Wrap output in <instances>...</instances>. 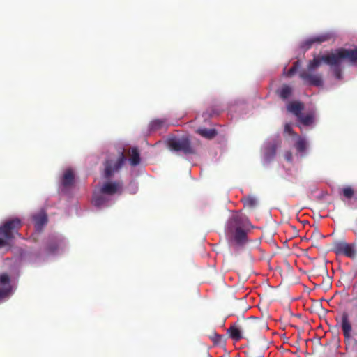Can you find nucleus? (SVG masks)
<instances>
[{
	"label": "nucleus",
	"instance_id": "0eeeda50",
	"mask_svg": "<svg viewBox=\"0 0 357 357\" xmlns=\"http://www.w3.org/2000/svg\"><path fill=\"white\" fill-rule=\"evenodd\" d=\"M122 186V182L119 181H107L102 184L100 190L102 194H105L106 196L114 195L121 192Z\"/></svg>",
	"mask_w": 357,
	"mask_h": 357
},
{
	"label": "nucleus",
	"instance_id": "c85d7f7f",
	"mask_svg": "<svg viewBox=\"0 0 357 357\" xmlns=\"http://www.w3.org/2000/svg\"><path fill=\"white\" fill-rule=\"evenodd\" d=\"M11 291V286L3 287L0 288V299L8 296Z\"/></svg>",
	"mask_w": 357,
	"mask_h": 357
},
{
	"label": "nucleus",
	"instance_id": "bb28decb",
	"mask_svg": "<svg viewBox=\"0 0 357 357\" xmlns=\"http://www.w3.org/2000/svg\"><path fill=\"white\" fill-rule=\"evenodd\" d=\"M314 44L313 37H310L303 42L301 47L305 50L310 49Z\"/></svg>",
	"mask_w": 357,
	"mask_h": 357
},
{
	"label": "nucleus",
	"instance_id": "f257e3e1",
	"mask_svg": "<svg viewBox=\"0 0 357 357\" xmlns=\"http://www.w3.org/2000/svg\"><path fill=\"white\" fill-rule=\"evenodd\" d=\"M342 61H347L352 65L355 64L357 62V48L342 47L327 54L314 56V58L308 61L307 68L300 72L299 77L305 84L310 86H322L324 84L322 74L316 73V70L322 63L333 66L340 65Z\"/></svg>",
	"mask_w": 357,
	"mask_h": 357
},
{
	"label": "nucleus",
	"instance_id": "aec40b11",
	"mask_svg": "<svg viewBox=\"0 0 357 357\" xmlns=\"http://www.w3.org/2000/svg\"><path fill=\"white\" fill-rule=\"evenodd\" d=\"M242 202L245 207L252 208L257 204V200L255 197L248 196L242 199Z\"/></svg>",
	"mask_w": 357,
	"mask_h": 357
},
{
	"label": "nucleus",
	"instance_id": "dca6fc26",
	"mask_svg": "<svg viewBox=\"0 0 357 357\" xmlns=\"http://www.w3.org/2000/svg\"><path fill=\"white\" fill-rule=\"evenodd\" d=\"M242 332L243 331L238 328L236 325L231 326L228 328V333H229L231 338L235 341H238L243 338Z\"/></svg>",
	"mask_w": 357,
	"mask_h": 357
},
{
	"label": "nucleus",
	"instance_id": "423d86ee",
	"mask_svg": "<svg viewBox=\"0 0 357 357\" xmlns=\"http://www.w3.org/2000/svg\"><path fill=\"white\" fill-rule=\"evenodd\" d=\"M333 250L336 255H344L349 258H354L356 255L355 245L349 244L345 241L335 242Z\"/></svg>",
	"mask_w": 357,
	"mask_h": 357
},
{
	"label": "nucleus",
	"instance_id": "6e6552de",
	"mask_svg": "<svg viewBox=\"0 0 357 357\" xmlns=\"http://www.w3.org/2000/svg\"><path fill=\"white\" fill-rule=\"evenodd\" d=\"M341 328L345 339L349 340L351 338L352 326L349 320V316L346 312H344L341 316Z\"/></svg>",
	"mask_w": 357,
	"mask_h": 357
},
{
	"label": "nucleus",
	"instance_id": "9d476101",
	"mask_svg": "<svg viewBox=\"0 0 357 357\" xmlns=\"http://www.w3.org/2000/svg\"><path fill=\"white\" fill-rule=\"evenodd\" d=\"M109 199L105 195L100 192H95L93 195L91 203L97 208H102L106 206L109 202Z\"/></svg>",
	"mask_w": 357,
	"mask_h": 357
},
{
	"label": "nucleus",
	"instance_id": "20e7f679",
	"mask_svg": "<svg viewBox=\"0 0 357 357\" xmlns=\"http://www.w3.org/2000/svg\"><path fill=\"white\" fill-rule=\"evenodd\" d=\"M126 160V158L122 151H119L116 154H109L103 163V177L107 180L111 179L116 173L120 171Z\"/></svg>",
	"mask_w": 357,
	"mask_h": 357
},
{
	"label": "nucleus",
	"instance_id": "2eb2a0df",
	"mask_svg": "<svg viewBox=\"0 0 357 357\" xmlns=\"http://www.w3.org/2000/svg\"><path fill=\"white\" fill-rule=\"evenodd\" d=\"M197 133L208 139L214 138L218 134L215 129L206 128L197 129Z\"/></svg>",
	"mask_w": 357,
	"mask_h": 357
},
{
	"label": "nucleus",
	"instance_id": "6ab92c4d",
	"mask_svg": "<svg viewBox=\"0 0 357 357\" xmlns=\"http://www.w3.org/2000/svg\"><path fill=\"white\" fill-rule=\"evenodd\" d=\"M140 162V156L139 151L137 148L131 149V157L130 158V163L132 166H136Z\"/></svg>",
	"mask_w": 357,
	"mask_h": 357
},
{
	"label": "nucleus",
	"instance_id": "5701e85b",
	"mask_svg": "<svg viewBox=\"0 0 357 357\" xmlns=\"http://www.w3.org/2000/svg\"><path fill=\"white\" fill-rule=\"evenodd\" d=\"M211 339L215 344H224L225 342V336L222 335H218L215 333L211 336Z\"/></svg>",
	"mask_w": 357,
	"mask_h": 357
},
{
	"label": "nucleus",
	"instance_id": "4468645a",
	"mask_svg": "<svg viewBox=\"0 0 357 357\" xmlns=\"http://www.w3.org/2000/svg\"><path fill=\"white\" fill-rule=\"evenodd\" d=\"M33 220L35 222V227L36 229L38 231H41L43 226L47 223V215L45 213H39L37 215H35L33 217Z\"/></svg>",
	"mask_w": 357,
	"mask_h": 357
},
{
	"label": "nucleus",
	"instance_id": "4be33fe9",
	"mask_svg": "<svg viewBox=\"0 0 357 357\" xmlns=\"http://www.w3.org/2000/svg\"><path fill=\"white\" fill-rule=\"evenodd\" d=\"M295 146L298 152L303 153L307 148V142L305 139L299 137L296 142Z\"/></svg>",
	"mask_w": 357,
	"mask_h": 357
},
{
	"label": "nucleus",
	"instance_id": "1a4fd4ad",
	"mask_svg": "<svg viewBox=\"0 0 357 357\" xmlns=\"http://www.w3.org/2000/svg\"><path fill=\"white\" fill-rule=\"evenodd\" d=\"M279 145L278 141L271 142L266 144L264 149V158L266 161H271L274 158Z\"/></svg>",
	"mask_w": 357,
	"mask_h": 357
},
{
	"label": "nucleus",
	"instance_id": "ddd939ff",
	"mask_svg": "<svg viewBox=\"0 0 357 357\" xmlns=\"http://www.w3.org/2000/svg\"><path fill=\"white\" fill-rule=\"evenodd\" d=\"M75 180V175L71 169H66L63 174L61 178V184L65 188L73 185Z\"/></svg>",
	"mask_w": 357,
	"mask_h": 357
},
{
	"label": "nucleus",
	"instance_id": "b1692460",
	"mask_svg": "<svg viewBox=\"0 0 357 357\" xmlns=\"http://www.w3.org/2000/svg\"><path fill=\"white\" fill-rule=\"evenodd\" d=\"M58 242L56 241H52L47 244L46 247V252L49 254H53L58 250Z\"/></svg>",
	"mask_w": 357,
	"mask_h": 357
},
{
	"label": "nucleus",
	"instance_id": "a878e982",
	"mask_svg": "<svg viewBox=\"0 0 357 357\" xmlns=\"http://www.w3.org/2000/svg\"><path fill=\"white\" fill-rule=\"evenodd\" d=\"M333 67V72L337 79H342V69L340 67V65H333L331 66Z\"/></svg>",
	"mask_w": 357,
	"mask_h": 357
},
{
	"label": "nucleus",
	"instance_id": "7c9ffc66",
	"mask_svg": "<svg viewBox=\"0 0 357 357\" xmlns=\"http://www.w3.org/2000/svg\"><path fill=\"white\" fill-rule=\"evenodd\" d=\"M284 132L289 135L293 134V130L290 124L287 123L284 126Z\"/></svg>",
	"mask_w": 357,
	"mask_h": 357
},
{
	"label": "nucleus",
	"instance_id": "f03ea898",
	"mask_svg": "<svg viewBox=\"0 0 357 357\" xmlns=\"http://www.w3.org/2000/svg\"><path fill=\"white\" fill-rule=\"evenodd\" d=\"M252 228L248 218L236 213L227 222L226 234L236 245L243 246L248 242V232Z\"/></svg>",
	"mask_w": 357,
	"mask_h": 357
},
{
	"label": "nucleus",
	"instance_id": "39448f33",
	"mask_svg": "<svg viewBox=\"0 0 357 357\" xmlns=\"http://www.w3.org/2000/svg\"><path fill=\"white\" fill-rule=\"evenodd\" d=\"M167 145L170 150L176 152H182L185 155L194 154L195 153L188 137H173L169 139Z\"/></svg>",
	"mask_w": 357,
	"mask_h": 357
},
{
	"label": "nucleus",
	"instance_id": "cd10ccee",
	"mask_svg": "<svg viewBox=\"0 0 357 357\" xmlns=\"http://www.w3.org/2000/svg\"><path fill=\"white\" fill-rule=\"evenodd\" d=\"M0 284H3V287L10 286V278L7 273H3L0 275Z\"/></svg>",
	"mask_w": 357,
	"mask_h": 357
},
{
	"label": "nucleus",
	"instance_id": "c756f323",
	"mask_svg": "<svg viewBox=\"0 0 357 357\" xmlns=\"http://www.w3.org/2000/svg\"><path fill=\"white\" fill-rule=\"evenodd\" d=\"M298 68V61H296L294 63L293 66L289 69L287 76V77H291L293 76L295 73L297 71Z\"/></svg>",
	"mask_w": 357,
	"mask_h": 357
},
{
	"label": "nucleus",
	"instance_id": "7ed1b4c3",
	"mask_svg": "<svg viewBox=\"0 0 357 357\" xmlns=\"http://www.w3.org/2000/svg\"><path fill=\"white\" fill-rule=\"evenodd\" d=\"M21 220L16 218L6 221L0 227V248L10 244L16 236H20L18 230L22 227Z\"/></svg>",
	"mask_w": 357,
	"mask_h": 357
},
{
	"label": "nucleus",
	"instance_id": "9b49d317",
	"mask_svg": "<svg viewBox=\"0 0 357 357\" xmlns=\"http://www.w3.org/2000/svg\"><path fill=\"white\" fill-rule=\"evenodd\" d=\"M287 110L294 114L297 118L301 116L304 109V105L298 101H291L287 105Z\"/></svg>",
	"mask_w": 357,
	"mask_h": 357
},
{
	"label": "nucleus",
	"instance_id": "393cba45",
	"mask_svg": "<svg viewBox=\"0 0 357 357\" xmlns=\"http://www.w3.org/2000/svg\"><path fill=\"white\" fill-rule=\"evenodd\" d=\"M343 195L347 199H351L354 195V190L350 186H347L342 190Z\"/></svg>",
	"mask_w": 357,
	"mask_h": 357
},
{
	"label": "nucleus",
	"instance_id": "a211bd4d",
	"mask_svg": "<svg viewBox=\"0 0 357 357\" xmlns=\"http://www.w3.org/2000/svg\"><path fill=\"white\" fill-rule=\"evenodd\" d=\"M312 37L315 45H321L324 42L330 40L333 38V35L330 33H325Z\"/></svg>",
	"mask_w": 357,
	"mask_h": 357
},
{
	"label": "nucleus",
	"instance_id": "2f4dec72",
	"mask_svg": "<svg viewBox=\"0 0 357 357\" xmlns=\"http://www.w3.org/2000/svg\"><path fill=\"white\" fill-rule=\"evenodd\" d=\"M291 158V154L289 153V155H287V159L290 160Z\"/></svg>",
	"mask_w": 357,
	"mask_h": 357
},
{
	"label": "nucleus",
	"instance_id": "f8f14e48",
	"mask_svg": "<svg viewBox=\"0 0 357 357\" xmlns=\"http://www.w3.org/2000/svg\"><path fill=\"white\" fill-rule=\"evenodd\" d=\"M167 120L165 119H153L149 124V130L155 132L162 128H167Z\"/></svg>",
	"mask_w": 357,
	"mask_h": 357
},
{
	"label": "nucleus",
	"instance_id": "473e14b6",
	"mask_svg": "<svg viewBox=\"0 0 357 357\" xmlns=\"http://www.w3.org/2000/svg\"><path fill=\"white\" fill-rule=\"evenodd\" d=\"M354 344H357L356 340H354Z\"/></svg>",
	"mask_w": 357,
	"mask_h": 357
},
{
	"label": "nucleus",
	"instance_id": "f3484780",
	"mask_svg": "<svg viewBox=\"0 0 357 357\" xmlns=\"http://www.w3.org/2000/svg\"><path fill=\"white\" fill-rule=\"evenodd\" d=\"M278 95L283 100L289 98L292 93V89L291 86L284 84L280 89L277 91Z\"/></svg>",
	"mask_w": 357,
	"mask_h": 357
},
{
	"label": "nucleus",
	"instance_id": "412c9836",
	"mask_svg": "<svg viewBox=\"0 0 357 357\" xmlns=\"http://www.w3.org/2000/svg\"><path fill=\"white\" fill-rule=\"evenodd\" d=\"M298 119L304 126H310L313 123L314 116L312 114H307L306 115L301 114Z\"/></svg>",
	"mask_w": 357,
	"mask_h": 357
}]
</instances>
